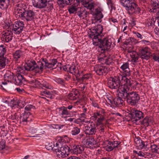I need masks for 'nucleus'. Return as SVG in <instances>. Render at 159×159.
Listing matches in <instances>:
<instances>
[{
    "mask_svg": "<svg viewBox=\"0 0 159 159\" xmlns=\"http://www.w3.org/2000/svg\"><path fill=\"white\" fill-rule=\"evenodd\" d=\"M103 27L101 25H98L91 28L89 33V37L92 39L93 45L97 46L101 38V34L102 31Z\"/></svg>",
    "mask_w": 159,
    "mask_h": 159,
    "instance_id": "f257e3e1",
    "label": "nucleus"
},
{
    "mask_svg": "<svg viewBox=\"0 0 159 159\" xmlns=\"http://www.w3.org/2000/svg\"><path fill=\"white\" fill-rule=\"evenodd\" d=\"M69 147L67 146H62L60 143H56L55 152L57 156L60 158H65L68 156L69 154Z\"/></svg>",
    "mask_w": 159,
    "mask_h": 159,
    "instance_id": "f03ea898",
    "label": "nucleus"
},
{
    "mask_svg": "<svg viewBox=\"0 0 159 159\" xmlns=\"http://www.w3.org/2000/svg\"><path fill=\"white\" fill-rule=\"evenodd\" d=\"M126 98L127 103L131 106L136 105L140 99L139 94L135 91L129 92Z\"/></svg>",
    "mask_w": 159,
    "mask_h": 159,
    "instance_id": "7ed1b4c3",
    "label": "nucleus"
},
{
    "mask_svg": "<svg viewBox=\"0 0 159 159\" xmlns=\"http://www.w3.org/2000/svg\"><path fill=\"white\" fill-rule=\"evenodd\" d=\"M25 7V5L22 3L16 4L15 6L13 13L17 19H22Z\"/></svg>",
    "mask_w": 159,
    "mask_h": 159,
    "instance_id": "20e7f679",
    "label": "nucleus"
},
{
    "mask_svg": "<svg viewBox=\"0 0 159 159\" xmlns=\"http://www.w3.org/2000/svg\"><path fill=\"white\" fill-rule=\"evenodd\" d=\"M15 75L12 73L9 70H7L4 75L5 80L3 82H0V86L3 87L2 84L5 87H7L12 82L15 77Z\"/></svg>",
    "mask_w": 159,
    "mask_h": 159,
    "instance_id": "39448f33",
    "label": "nucleus"
},
{
    "mask_svg": "<svg viewBox=\"0 0 159 159\" xmlns=\"http://www.w3.org/2000/svg\"><path fill=\"white\" fill-rule=\"evenodd\" d=\"M121 79L119 75L115 76L113 78H111L108 80L107 84L108 87L111 89H117L121 84Z\"/></svg>",
    "mask_w": 159,
    "mask_h": 159,
    "instance_id": "423d86ee",
    "label": "nucleus"
},
{
    "mask_svg": "<svg viewBox=\"0 0 159 159\" xmlns=\"http://www.w3.org/2000/svg\"><path fill=\"white\" fill-rule=\"evenodd\" d=\"M122 3L123 6L126 7V9L129 14H132L135 12L137 6L135 3H130L129 0H125L124 2H122Z\"/></svg>",
    "mask_w": 159,
    "mask_h": 159,
    "instance_id": "0eeeda50",
    "label": "nucleus"
},
{
    "mask_svg": "<svg viewBox=\"0 0 159 159\" xmlns=\"http://www.w3.org/2000/svg\"><path fill=\"white\" fill-rule=\"evenodd\" d=\"M99 42L100 43L99 46L100 48L103 51L109 49L112 43L111 39L108 38H104L103 39L100 38Z\"/></svg>",
    "mask_w": 159,
    "mask_h": 159,
    "instance_id": "6e6552de",
    "label": "nucleus"
},
{
    "mask_svg": "<svg viewBox=\"0 0 159 159\" xmlns=\"http://www.w3.org/2000/svg\"><path fill=\"white\" fill-rule=\"evenodd\" d=\"M24 24L23 21L18 20L12 25V30L15 34H19L23 30Z\"/></svg>",
    "mask_w": 159,
    "mask_h": 159,
    "instance_id": "1a4fd4ad",
    "label": "nucleus"
},
{
    "mask_svg": "<svg viewBox=\"0 0 159 159\" xmlns=\"http://www.w3.org/2000/svg\"><path fill=\"white\" fill-rule=\"evenodd\" d=\"M94 70L98 75H102L107 73L109 71V69L105 66L101 65H97L94 67Z\"/></svg>",
    "mask_w": 159,
    "mask_h": 159,
    "instance_id": "9d476101",
    "label": "nucleus"
},
{
    "mask_svg": "<svg viewBox=\"0 0 159 159\" xmlns=\"http://www.w3.org/2000/svg\"><path fill=\"white\" fill-rule=\"evenodd\" d=\"M139 55L142 59L148 60L152 55L150 48L146 47L139 50Z\"/></svg>",
    "mask_w": 159,
    "mask_h": 159,
    "instance_id": "9b49d317",
    "label": "nucleus"
},
{
    "mask_svg": "<svg viewBox=\"0 0 159 159\" xmlns=\"http://www.w3.org/2000/svg\"><path fill=\"white\" fill-rule=\"evenodd\" d=\"M129 90V89L126 85L122 84H120L118 88V90L119 92L118 96L125 99L127 97L128 92Z\"/></svg>",
    "mask_w": 159,
    "mask_h": 159,
    "instance_id": "f8f14e48",
    "label": "nucleus"
},
{
    "mask_svg": "<svg viewBox=\"0 0 159 159\" xmlns=\"http://www.w3.org/2000/svg\"><path fill=\"white\" fill-rule=\"evenodd\" d=\"M96 130L95 124L91 122L89 125L85 126L84 132L86 134L92 135L95 134Z\"/></svg>",
    "mask_w": 159,
    "mask_h": 159,
    "instance_id": "ddd939ff",
    "label": "nucleus"
},
{
    "mask_svg": "<svg viewBox=\"0 0 159 159\" xmlns=\"http://www.w3.org/2000/svg\"><path fill=\"white\" fill-rule=\"evenodd\" d=\"M91 118L94 120H97V126L98 125H101L104 120V116L100 114V112H98L93 113Z\"/></svg>",
    "mask_w": 159,
    "mask_h": 159,
    "instance_id": "4468645a",
    "label": "nucleus"
},
{
    "mask_svg": "<svg viewBox=\"0 0 159 159\" xmlns=\"http://www.w3.org/2000/svg\"><path fill=\"white\" fill-rule=\"evenodd\" d=\"M91 118L94 120H97V126L98 125H101L104 120V116L100 114V112H98L93 113Z\"/></svg>",
    "mask_w": 159,
    "mask_h": 159,
    "instance_id": "2eb2a0df",
    "label": "nucleus"
},
{
    "mask_svg": "<svg viewBox=\"0 0 159 159\" xmlns=\"http://www.w3.org/2000/svg\"><path fill=\"white\" fill-rule=\"evenodd\" d=\"M47 0H33V5L39 8H42L47 6Z\"/></svg>",
    "mask_w": 159,
    "mask_h": 159,
    "instance_id": "dca6fc26",
    "label": "nucleus"
},
{
    "mask_svg": "<svg viewBox=\"0 0 159 159\" xmlns=\"http://www.w3.org/2000/svg\"><path fill=\"white\" fill-rule=\"evenodd\" d=\"M106 145L104 146L106 150L108 151H111L117 147L119 144L117 141L113 142L107 141L106 143Z\"/></svg>",
    "mask_w": 159,
    "mask_h": 159,
    "instance_id": "f3484780",
    "label": "nucleus"
},
{
    "mask_svg": "<svg viewBox=\"0 0 159 159\" xmlns=\"http://www.w3.org/2000/svg\"><path fill=\"white\" fill-rule=\"evenodd\" d=\"M35 15L34 13L30 10L24 11L22 19H25L27 21L33 20Z\"/></svg>",
    "mask_w": 159,
    "mask_h": 159,
    "instance_id": "a211bd4d",
    "label": "nucleus"
},
{
    "mask_svg": "<svg viewBox=\"0 0 159 159\" xmlns=\"http://www.w3.org/2000/svg\"><path fill=\"white\" fill-rule=\"evenodd\" d=\"M2 33V37L6 42H9L12 40L13 34L11 30H7Z\"/></svg>",
    "mask_w": 159,
    "mask_h": 159,
    "instance_id": "6ab92c4d",
    "label": "nucleus"
},
{
    "mask_svg": "<svg viewBox=\"0 0 159 159\" xmlns=\"http://www.w3.org/2000/svg\"><path fill=\"white\" fill-rule=\"evenodd\" d=\"M12 81V82L17 85H20L25 82V80L22 75L16 74Z\"/></svg>",
    "mask_w": 159,
    "mask_h": 159,
    "instance_id": "aec40b11",
    "label": "nucleus"
},
{
    "mask_svg": "<svg viewBox=\"0 0 159 159\" xmlns=\"http://www.w3.org/2000/svg\"><path fill=\"white\" fill-rule=\"evenodd\" d=\"M57 111L59 116L62 117H65V116L69 115V113L67 110V108L65 107H59L57 108Z\"/></svg>",
    "mask_w": 159,
    "mask_h": 159,
    "instance_id": "412c9836",
    "label": "nucleus"
},
{
    "mask_svg": "<svg viewBox=\"0 0 159 159\" xmlns=\"http://www.w3.org/2000/svg\"><path fill=\"white\" fill-rule=\"evenodd\" d=\"M69 67V70L70 72L74 75H75L76 78H79L81 76V73H79L78 69V67L74 65L70 66Z\"/></svg>",
    "mask_w": 159,
    "mask_h": 159,
    "instance_id": "4be33fe9",
    "label": "nucleus"
},
{
    "mask_svg": "<svg viewBox=\"0 0 159 159\" xmlns=\"http://www.w3.org/2000/svg\"><path fill=\"white\" fill-rule=\"evenodd\" d=\"M30 113L29 112H24L20 117V121L24 123L27 121H30L31 120Z\"/></svg>",
    "mask_w": 159,
    "mask_h": 159,
    "instance_id": "5701e85b",
    "label": "nucleus"
},
{
    "mask_svg": "<svg viewBox=\"0 0 159 159\" xmlns=\"http://www.w3.org/2000/svg\"><path fill=\"white\" fill-rule=\"evenodd\" d=\"M44 63L41 62H38L37 63L34 65L33 70L36 73L42 72L44 67Z\"/></svg>",
    "mask_w": 159,
    "mask_h": 159,
    "instance_id": "b1692460",
    "label": "nucleus"
},
{
    "mask_svg": "<svg viewBox=\"0 0 159 159\" xmlns=\"http://www.w3.org/2000/svg\"><path fill=\"white\" fill-rule=\"evenodd\" d=\"M73 153L75 154L82 153L84 150V148L81 145H74L72 148Z\"/></svg>",
    "mask_w": 159,
    "mask_h": 159,
    "instance_id": "393cba45",
    "label": "nucleus"
},
{
    "mask_svg": "<svg viewBox=\"0 0 159 159\" xmlns=\"http://www.w3.org/2000/svg\"><path fill=\"white\" fill-rule=\"evenodd\" d=\"M126 76H129L130 75V70L129 68V63L125 62L120 67Z\"/></svg>",
    "mask_w": 159,
    "mask_h": 159,
    "instance_id": "a878e982",
    "label": "nucleus"
},
{
    "mask_svg": "<svg viewBox=\"0 0 159 159\" xmlns=\"http://www.w3.org/2000/svg\"><path fill=\"white\" fill-rule=\"evenodd\" d=\"M132 48V47H130L127 49V50L129 53H131L130 56L131 57L132 61L135 62L137 61L139 57L135 51L130 50Z\"/></svg>",
    "mask_w": 159,
    "mask_h": 159,
    "instance_id": "bb28decb",
    "label": "nucleus"
},
{
    "mask_svg": "<svg viewBox=\"0 0 159 159\" xmlns=\"http://www.w3.org/2000/svg\"><path fill=\"white\" fill-rule=\"evenodd\" d=\"M135 146L139 149H142L146 146V143L144 141L138 138L135 140Z\"/></svg>",
    "mask_w": 159,
    "mask_h": 159,
    "instance_id": "cd10ccee",
    "label": "nucleus"
},
{
    "mask_svg": "<svg viewBox=\"0 0 159 159\" xmlns=\"http://www.w3.org/2000/svg\"><path fill=\"white\" fill-rule=\"evenodd\" d=\"M57 62V61L56 59H52L51 62L49 63L48 62L47 60H43V62L44 63V64L45 66L48 68L53 67Z\"/></svg>",
    "mask_w": 159,
    "mask_h": 159,
    "instance_id": "c85d7f7f",
    "label": "nucleus"
},
{
    "mask_svg": "<svg viewBox=\"0 0 159 159\" xmlns=\"http://www.w3.org/2000/svg\"><path fill=\"white\" fill-rule=\"evenodd\" d=\"M83 4L85 7L90 10L93 9L94 7V3L90 2L89 0H85L83 2Z\"/></svg>",
    "mask_w": 159,
    "mask_h": 159,
    "instance_id": "c756f323",
    "label": "nucleus"
},
{
    "mask_svg": "<svg viewBox=\"0 0 159 159\" xmlns=\"http://www.w3.org/2000/svg\"><path fill=\"white\" fill-rule=\"evenodd\" d=\"M35 64L36 62L34 60L28 61L25 65V70L28 71L33 70Z\"/></svg>",
    "mask_w": 159,
    "mask_h": 159,
    "instance_id": "7c9ffc66",
    "label": "nucleus"
},
{
    "mask_svg": "<svg viewBox=\"0 0 159 159\" xmlns=\"http://www.w3.org/2000/svg\"><path fill=\"white\" fill-rule=\"evenodd\" d=\"M120 77L121 79V81L122 84L126 85L127 86H130L132 85V83L130 80L127 78L125 76H122L121 75H120Z\"/></svg>",
    "mask_w": 159,
    "mask_h": 159,
    "instance_id": "2f4dec72",
    "label": "nucleus"
},
{
    "mask_svg": "<svg viewBox=\"0 0 159 159\" xmlns=\"http://www.w3.org/2000/svg\"><path fill=\"white\" fill-rule=\"evenodd\" d=\"M87 12L84 11V10L80 8L78 9L77 11L76 12V14L81 19H83L86 17L87 16Z\"/></svg>",
    "mask_w": 159,
    "mask_h": 159,
    "instance_id": "473e14b6",
    "label": "nucleus"
},
{
    "mask_svg": "<svg viewBox=\"0 0 159 159\" xmlns=\"http://www.w3.org/2000/svg\"><path fill=\"white\" fill-rule=\"evenodd\" d=\"M143 117L142 112L138 110L135 111L134 116V120L136 121L141 119Z\"/></svg>",
    "mask_w": 159,
    "mask_h": 159,
    "instance_id": "72a5a7b5",
    "label": "nucleus"
},
{
    "mask_svg": "<svg viewBox=\"0 0 159 159\" xmlns=\"http://www.w3.org/2000/svg\"><path fill=\"white\" fill-rule=\"evenodd\" d=\"M96 143V141L94 138H91L89 139L86 143V147L90 148H93L94 147V145Z\"/></svg>",
    "mask_w": 159,
    "mask_h": 159,
    "instance_id": "f704fd0d",
    "label": "nucleus"
},
{
    "mask_svg": "<svg viewBox=\"0 0 159 159\" xmlns=\"http://www.w3.org/2000/svg\"><path fill=\"white\" fill-rule=\"evenodd\" d=\"M23 55V52L20 50L16 51L13 54L14 59L16 61H18L19 59L22 57Z\"/></svg>",
    "mask_w": 159,
    "mask_h": 159,
    "instance_id": "c9c22d12",
    "label": "nucleus"
},
{
    "mask_svg": "<svg viewBox=\"0 0 159 159\" xmlns=\"http://www.w3.org/2000/svg\"><path fill=\"white\" fill-rule=\"evenodd\" d=\"M120 96H118L115 98L113 100L114 104L117 106H121L124 103V101Z\"/></svg>",
    "mask_w": 159,
    "mask_h": 159,
    "instance_id": "e433bc0d",
    "label": "nucleus"
},
{
    "mask_svg": "<svg viewBox=\"0 0 159 159\" xmlns=\"http://www.w3.org/2000/svg\"><path fill=\"white\" fill-rule=\"evenodd\" d=\"M8 60L4 57H0V69L4 68L8 63Z\"/></svg>",
    "mask_w": 159,
    "mask_h": 159,
    "instance_id": "4c0bfd02",
    "label": "nucleus"
},
{
    "mask_svg": "<svg viewBox=\"0 0 159 159\" xmlns=\"http://www.w3.org/2000/svg\"><path fill=\"white\" fill-rule=\"evenodd\" d=\"M25 67H18L15 70L16 74L17 75H22L21 74H24L25 73Z\"/></svg>",
    "mask_w": 159,
    "mask_h": 159,
    "instance_id": "58836bf2",
    "label": "nucleus"
},
{
    "mask_svg": "<svg viewBox=\"0 0 159 159\" xmlns=\"http://www.w3.org/2000/svg\"><path fill=\"white\" fill-rule=\"evenodd\" d=\"M9 3V0H0V8L2 9L6 8Z\"/></svg>",
    "mask_w": 159,
    "mask_h": 159,
    "instance_id": "ea45409f",
    "label": "nucleus"
},
{
    "mask_svg": "<svg viewBox=\"0 0 159 159\" xmlns=\"http://www.w3.org/2000/svg\"><path fill=\"white\" fill-rule=\"evenodd\" d=\"M72 0H58L57 3L61 7H63L65 5H69Z\"/></svg>",
    "mask_w": 159,
    "mask_h": 159,
    "instance_id": "a19ab883",
    "label": "nucleus"
},
{
    "mask_svg": "<svg viewBox=\"0 0 159 159\" xmlns=\"http://www.w3.org/2000/svg\"><path fill=\"white\" fill-rule=\"evenodd\" d=\"M56 146V143H53L51 142L48 144L46 146V148L48 150H53L55 151V147Z\"/></svg>",
    "mask_w": 159,
    "mask_h": 159,
    "instance_id": "79ce46f5",
    "label": "nucleus"
},
{
    "mask_svg": "<svg viewBox=\"0 0 159 159\" xmlns=\"http://www.w3.org/2000/svg\"><path fill=\"white\" fill-rule=\"evenodd\" d=\"M102 10L101 11L98 9L96 10V18L98 20H100L103 17V15L102 12Z\"/></svg>",
    "mask_w": 159,
    "mask_h": 159,
    "instance_id": "37998d69",
    "label": "nucleus"
},
{
    "mask_svg": "<svg viewBox=\"0 0 159 159\" xmlns=\"http://www.w3.org/2000/svg\"><path fill=\"white\" fill-rule=\"evenodd\" d=\"M151 148L153 152L159 154V146L153 144L151 145Z\"/></svg>",
    "mask_w": 159,
    "mask_h": 159,
    "instance_id": "c03bdc74",
    "label": "nucleus"
},
{
    "mask_svg": "<svg viewBox=\"0 0 159 159\" xmlns=\"http://www.w3.org/2000/svg\"><path fill=\"white\" fill-rule=\"evenodd\" d=\"M6 52V49L3 45L0 46V57H4Z\"/></svg>",
    "mask_w": 159,
    "mask_h": 159,
    "instance_id": "a18cd8bd",
    "label": "nucleus"
},
{
    "mask_svg": "<svg viewBox=\"0 0 159 159\" xmlns=\"http://www.w3.org/2000/svg\"><path fill=\"white\" fill-rule=\"evenodd\" d=\"M80 132V128L77 127H74L71 131V134L73 135H75L79 134Z\"/></svg>",
    "mask_w": 159,
    "mask_h": 159,
    "instance_id": "49530a36",
    "label": "nucleus"
},
{
    "mask_svg": "<svg viewBox=\"0 0 159 159\" xmlns=\"http://www.w3.org/2000/svg\"><path fill=\"white\" fill-rule=\"evenodd\" d=\"M77 94L75 93L74 92H73L69 94L68 98L70 100H75L76 99L75 96Z\"/></svg>",
    "mask_w": 159,
    "mask_h": 159,
    "instance_id": "de8ad7c7",
    "label": "nucleus"
},
{
    "mask_svg": "<svg viewBox=\"0 0 159 159\" xmlns=\"http://www.w3.org/2000/svg\"><path fill=\"white\" fill-rule=\"evenodd\" d=\"M107 4L109 7H110L111 10H115V7L114 4L113 3L111 0H107Z\"/></svg>",
    "mask_w": 159,
    "mask_h": 159,
    "instance_id": "09e8293b",
    "label": "nucleus"
},
{
    "mask_svg": "<svg viewBox=\"0 0 159 159\" xmlns=\"http://www.w3.org/2000/svg\"><path fill=\"white\" fill-rule=\"evenodd\" d=\"M78 8L76 6H72L68 9L70 13H73L76 11H77Z\"/></svg>",
    "mask_w": 159,
    "mask_h": 159,
    "instance_id": "8fccbe9b",
    "label": "nucleus"
},
{
    "mask_svg": "<svg viewBox=\"0 0 159 159\" xmlns=\"http://www.w3.org/2000/svg\"><path fill=\"white\" fill-rule=\"evenodd\" d=\"M151 56L153 57V59L155 61H157L159 62V54L154 53Z\"/></svg>",
    "mask_w": 159,
    "mask_h": 159,
    "instance_id": "3c124183",
    "label": "nucleus"
},
{
    "mask_svg": "<svg viewBox=\"0 0 159 159\" xmlns=\"http://www.w3.org/2000/svg\"><path fill=\"white\" fill-rule=\"evenodd\" d=\"M127 28V26L126 25L125 23L124 22L122 25V32H123L125 34H127V31H126Z\"/></svg>",
    "mask_w": 159,
    "mask_h": 159,
    "instance_id": "603ef678",
    "label": "nucleus"
},
{
    "mask_svg": "<svg viewBox=\"0 0 159 159\" xmlns=\"http://www.w3.org/2000/svg\"><path fill=\"white\" fill-rule=\"evenodd\" d=\"M92 77L91 75L90 74H87L84 75L82 77V80H87Z\"/></svg>",
    "mask_w": 159,
    "mask_h": 159,
    "instance_id": "864d4df0",
    "label": "nucleus"
},
{
    "mask_svg": "<svg viewBox=\"0 0 159 159\" xmlns=\"http://www.w3.org/2000/svg\"><path fill=\"white\" fill-rule=\"evenodd\" d=\"M112 62V59L110 57H107L105 59V63L107 65H110Z\"/></svg>",
    "mask_w": 159,
    "mask_h": 159,
    "instance_id": "5fc2aeb1",
    "label": "nucleus"
},
{
    "mask_svg": "<svg viewBox=\"0 0 159 159\" xmlns=\"http://www.w3.org/2000/svg\"><path fill=\"white\" fill-rule=\"evenodd\" d=\"M134 152L136 154H137L138 155L139 157H143L145 155V153L141 151H134Z\"/></svg>",
    "mask_w": 159,
    "mask_h": 159,
    "instance_id": "6e6d98bb",
    "label": "nucleus"
},
{
    "mask_svg": "<svg viewBox=\"0 0 159 159\" xmlns=\"http://www.w3.org/2000/svg\"><path fill=\"white\" fill-rule=\"evenodd\" d=\"M41 85H42L43 87H45L47 89H50V86L45 81H42V83L40 84Z\"/></svg>",
    "mask_w": 159,
    "mask_h": 159,
    "instance_id": "4d7b16f0",
    "label": "nucleus"
},
{
    "mask_svg": "<svg viewBox=\"0 0 159 159\" xmlns=\"http://www.w3.org/2000/svg\"><path fill=\"white\" fill-rule=\"evenodd\" d=\"M41 83L38 80H35L33 82V86L34 87H37L38 86L40 85Z\"/></svg>",
    "mask_w": 159,
    "mask_h": 159,
    "instance_id": "13d9d810",
    "label": "nucleus"
},
{
    "mask_svg": "<svg viewBox=\"0 0 159 159\" xmlns=\"http://www.w3.org/2000/svg\"><path fill=\"white\" fill-rule=\"evenodd\" d=\"M143 123L145 125L148 126L149 124L148 118L146 117L143 120Z\"/></svg>",
    "mask_w": 159,
    "mask_h": 159,
    "instance_id": "bf43d9fd",
    "label": "nucleus"
},
{
    "mask_svg": "<svg viewBox=\"0 0 159 159\" xmlns=\"http://www.w3.org/2000/svg\"><path fill=\"white\" fill-rule=\"evenodd\" d=\"M32 108V105H27L25 108V112H27H27L28 111H29Z\"/></svg>",
    "mask_w": 159,
    "mask_h": 159,
    "instance_id": "052dcab7",
    "label": "nucleus"
},
{
    "mask_svg": "<svg viewBox=\"0 0 159 159\" xmlns=\"http://www.w3.org/2000/svg\"><path fill=\"white\" fill-rule=\"evenodd\" d=\"M133 33L134 34L136 35V36L139 38H140V39H142L143 38V37L142 36V35L140 33H139L137 32H134Z\"/></svg>",
    "mask_w": 159,
    "mask_h": 159,
    "instance_id": "680f3d73",
    "label": "nucleus"
},
{
    "mask_svg": "<svg viewBox=\"0 0 159 159\" xmlns=\"http://www.w3.org/2000/svg\"><path fill=\"white\" fill-rule=\"evenodd\" d=\"M142 44H144L146 45H149L150 44V42L148 40H142L140 42Z\"/></svg>",
    "mask_w": 159,
    "mask_h": 159,
    "instance_id": "e2e57ef3",
    "label": "nucleus"
},
{
    "mask_svg": "<svg viewBox=\"0 0 159 159\" xmlns=\"http://www.w3.org/2000/svg\"><path fill=\"white\" fill-rule=\"evenodd\" d=\"M109 20L110 22H112L115 24H117L118 23V20L114 18H110L109 19Z\"/></svg>",
    "mask_w": 159,
    "mask_h": 159,
    "instance_id": "0e129e2a",
    "label": "nucleus"
},
{
    "mask_svg": "<svg viewBox=\"0 0 159 159\" xmlns=\"http://www.w3.org/2000/svg\"><path fill=\"white\" fill-rule=\"evenodd\" d=\"M47 98H51L52 97V94L50 92L47 91L45 96Z\"/></svg>",
    "mask_w": 159,
    "mask_h": 159,
    "instance_id": "69168bd1",
    "label": "nucleus"
},
{
    "mask_svg": "<svg viewBox=\"0 0 159 159\" xmlns=\"http://www.w3.org/2000/svg\"><path fill=\"white\" fill-rule=\"evenodd\" d=\"M98 129L101 132H103L104 130V126L103 125H101L98 128Z\"/></svg>",
    "mask_w": 159,
    "mask_h": 159,
    "instance_id": "338daca9",
    "label": "nucleus"
},
{
    "mask_svg": "<svg viewBox=\"0 0 159 159\" xmlns=\"http://www.w3.org/2000/svg\"><path fill=\"white\" fill-rule=\"evenodd\" d=\"M56 81L58 84H61L63 83L64 80L60 78H58L56 79Z\"/></svg>",
    "mask_w": 159,
    "mask_h": 159,
    "instance_id": "774afa93",
    "label": "nucleus"
}]
</instances>
